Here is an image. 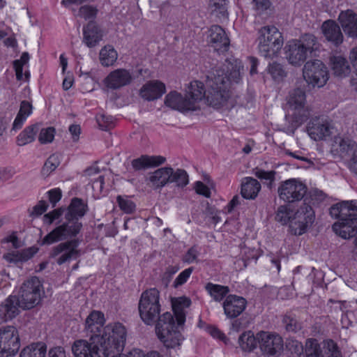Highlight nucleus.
Returning <instances> with one entry per match:
<instances>
[{
    "label": "nucleus",
    "instance_id": "9d476101",
    "mask_svg": "<svg viewBox=\"0 0 357 357\" xmlns=\"http://www.w3.org/2000/svg\"><path fill=\"white\" fill-rule=\"evenodd\" d=\"M287 105L292 112V117L298 124H301L310 116V112L306 104V94L304 90L296 88L289 91Z\"/></svg>",
    "mask_w": 357,
    "mask_h": 357
},
{
    "label": "nucleus",
    "instance_id": "a211bd4d",
    "mask_svg": "<svg viewBox=\"0 0 357 357\" xmlns=\"http://www.w3.org/2000/svg\"><path fill=\"white\" fill-rule=\"evenodd\" d=\"M357 149V143L349 137L335 136L333 140L331 153L335 157L345 159Z\"/></svg>",
    "mask_w": 357,
    "mask_h": 357
},
{
    "label": "nucleus",
    "instance_id": "4be33fe9",
    "mask_svg": "<svg viewBox=\"0 0 357 357\" xmlns=\"http://www.w3.org/2000/svg\"><path fill=\"white\" fill-rule=\"evenodd\" d=\"M172 172V168L169 167H161L150 172L146 178V184L154 190L161 189L169 183Z\"/></svg>",
    "mask_w": 357,
    "mask_h": 357
},
{
    "label": "nucleus",
    "instance_id": "4c0bfd02",
    "mask_svg": "<svg viewBox=\"0 0 357 357\" xmlns=\"http://www.w3.org/2000/svg\"><path fill=\"white\" fill-rule=\"evenodd\" d=\"M205 289L216 302L222 301L229 292V289L227 286L216 284L212 282H208L205 286Z\"/></svg>",
    "mask_w": 357,
    "mask_h": 357
},
{
    "label": "nucleus",
    "instance_id": "ea45409f",
    "mask_svg": "<svg viewBox=\"0 0 357 357\" xmlns=\"http://www.w3.org/2000/svg\"><path fill=\"white\" fill-rule=\"evenodd\" d=\"M38 130V128L36 125L26 127L17 137V144L22 146L32 142L35 139Z\"/></svg>",
    "mask_w": 357,
    "mask_h": 357
},
{
    "label": "nucleus",
    "instance_id": "412c9836",
    "mask_svg": "<svg viewBox=\"0 0 357 357\" xmlns=\"http://www.w3.org/2000/svg\"><path fill=\"white\" fill-rule=\"evenodd\" d=\"M246 300L236 295L227 296L222 303L224 313L228 319H235L245 310Z\"/></svg>",
    "mask_w": 357,
    "mask_h": 357
},
{
    "label": "nucleus",
    "instance_id": "0e129e2a",
    "mask_svg": "<svg viewBox=\"0 0 357 357\" xmlns=\"http://www.w3.org/2000/svg\"><path fill=\"white\" fill-rule=\"evenodd\" d=\"M37 252L34 248H29L19 252L21 261H26L31 259Z\"/></svg>",
    "mask_w": 357,
    "mask_h": 357
},
{
    "label": "nucleus",
    "instance_id": "58836bf2",
    "mask_svg": "<svg viewBox=\"0 0 357 357\" xmlns=\"http://www.w3.org/2000/svg\"><path fill=\"white\" fill-rule=\"evenodd\" d=\"M305 347V357H324L323 344L321 345L317 340H306Z\"/></svg>",
    "mask_w": 357,
    "mask_h": 357
},
{
    "label": "nucleus",
    "instance_id": "a18cd8bd",
    "mask_svg": "<svg viewBox=\"0 0 357 357\" xmlns=\"http://www.w3.org/2000/svg\"><path fill=\"white\" fill-rule=\"evenodd\" d=\"M29 60V55L28 52H23L20 59L13 61V67L17 80H22L23 79V66L28 63Z\"/></svg>",
    "mask_w": 357,
    "mask_h": 357
},
{
    "label": "nucleus",
    "instance_id": "b1692460",
    "mask_svg": "<svg viewBox=\"0 0 357 357\" xmlns=\"http://www.w3.org/2000/svg\"><path fill=\"white\" fill-rule=\"evenodd\" d=\"M165 104L172 109L182 112L195 111V106H193L192 103H190L186 95L183 96L182 94L175 91H171L166 96Z\"/></svg>",
    "mask_w": 357,
    "mask_h": 357
},
{
    "label": "nucleus",
    "instance_id": "39448f33",
    "mask_svg": "<svg viewBox=\"0 0 357 357\" xmlns=\"http://www.w3.org/2000/svg\"><path fill=\"white\" fill-rule=\"evenodd\" d=\"M331 215L338 220L333 229L343 238H349L357 230V200L342 201L330 208Z\"/></svg>",
    "mask_w": 357,
    "mask_h": 357
},
{
    "label": "nucleus",
    "instance_id": "72a5a7b5",
    "mask_svg": "<svg viewBox=\"0 0 357 357\" xmlns=\"http://www.w3.org/2000/svg\"><path fill=\"white\" fill-rule=\"evenodd\" d=\"M332 70L336 76L345 77L350 73V66L347 59L342 56L331 58Z\"/></svg>",
    "mask_w": 357,
    "mask_h": 357
},
{
    "label": "nucleus",
    "instance_id": "423d86ee",
    "mask_svg": "<svg viewBox=\"0 0 357 357\" xmlns=\"http://www.w3.org/2000/svg\"><path fill=\"white\" fill-rule=\"evenodd\" d=\"M174 316L170 312L161 315L155 325V332L167 349L179 350L184 337L178 330L175 329Z\"/></svg>",
    "mask_w": 357,
    "mask_h": 357
},
{
    "label": "nucleus",
    "instance_id": "49530a36",
    "mask_svg": "<svg viewBox=\"0 0 357 357\" xmlns=\"http://www.w3.org/2000/svg\"><path fill=\"white\" fill-rule=\"evenodd\" d=\"M296 41L301 43L307 54L312 52L316 49L317 38L312 34H305L300 40H296Z\"/></svg>",
    "mask_w": 357,
    "mask_h": 357
},
{
    "label": "nucleus",
    "instance_id": "f8f14e48",
    "mask_svg": "<svg viewBox=\"0 0 357 357\" xmlns=\"http://www.w3.org/2000/svg\"><path fill=\"white\" fill-rule=\"evenodd\" d=\"M20 347L17 330L11 326L0 328V357H13Z\"/></svg>",
    "mask_w": 357,
    "mask_h": 357
},
{
    "label": "nucleus",
    "instance_id": "5701e85b",
    "mask_svg": "<svg viewBox=\"0 0 357 357\" xmlns=\"http://www.w3.org/2000/svg\"><path fill=\"white\" fill-rule=\"evenodd\" d=\"M209 42L214 50L218 53L227 51L229 46V39L225 30L218 25H213L210 29Z\"/></svg>",
    "mask_w": 357,
    "mask_h": 357
},
{
    "label": "nucleus",
    "instance_id": "de8ad7c7",
    "mask_svg": "<svg viewBox=\"0 0 357 357\" xmlns=\"http://www.w3.org/2000/svg\"><path fill=\"white\" fill-rule=\"evenodd\" d=\"M291 213V211L286 206H280L276 212L275 220L280 222L282 225H286L288 222L291 223V220L293 218Z\"/></svg>",
    "mask_w": 357,
    "mask_h": 357
},
{
    "label": "nucleus",
    "instance_id": "c85d7f7f",
    "mask_svg": "<svg viewBox=\"0 0 357 357\" xmlns=\"http://www.w3.org/2000/svg\"><path fill=\"white\" fill-rule=\"evenodd\" d=\"M205 94L204 84L197 80L190 82L185 89V95L190 103L195 106V110L199 108L197 103L205 97Z\"/></svg>",
    "mask_w": 357,
    "mask_h": 357
},
{
    "label": "nucleus",
    "instance_id": "c756f323",
    "mask_svg": "<svg viewBox=\"0 0 357 357\" xmlns=\"http://www.w3.org/2000/svg\"><path fill=\"white\" fill-rule=\"evenodd\" d=\"M165 158L160 155H143L132 161V166L136 171L146 169L154 167L163 164L165 162Z\"/></svg>",
    "mask_w": 357,
    "mask_h": 357
},
{
    "label": "nucleus",
    "instance_id": "f257e3e1",
    "mask_svg": "<svg viewBox=\"0 0 357 357\" xmlns=\"http://www.w3.org/2000/svg\"><path fill=\"white\" fill-rule=\"evenodd\" d=\"M105 323L104 314L93 310L86 317L85 331L90 336V341L99 343L105 349L112 348L119 351L126 339V328L120 323H114L103 327Z\"/></svg>",
    "mask_w": 357,
    "mask_h": 357
},
{
    "label": "nucleus",
    "instance_id": "5fc2aeb1",
    "mask_svg": "<svg viewBox=\"0 0 357 357\" xmlns=\"http://www.w3.org/2000/svg\"><path fill=\"white\" fill-rule=\"evenodd\" d=\"M64 211H65V208L61 207V208L54 209L48 213H46L43 216L44 222L47 225L52 224L54 221L60 218V217L63 215Z\"/></svg>",
    "mask_w": 357,
    "mask_h": 357
},
{
    "label": "nucleus",
    "instance_id": "ddd939ff",
    "mask_svg": "<svg viewBox=\"0 0 357 357\" xmlns=\"http://www.w3.org/2000/svg\"><path fill=\"white\" fill-rule=\"evenodd\" d=\"M279 197L287 203L301 201L307 192L306 185L296 178L286 180L278 188Z\"/></svg>",
    "mask_w": 357,
    "mask_h": 357
},
{
    "label": "nucleus",
    "instance_id": "603ef678",
    "mask_svg": "<svg viewBox=\"0 0 357 357\" xmlns=\"http://www.w3.org/2000/svg\"><path fill=\"white\" fill-rule=\"evenodd\" d=\"M96 121L102 130H105L113 126V117L111 116L100 114L96 116Z\"/></svg>",
    "mask_w": 357,
    "mask_h": 357
},
{
    "label": "nucleus",
    "instance_id": "7ed1b4c3",
    "mask_svg": "<svg viewBox=\"0 0 357 357\" xmlns=\"http://www.w3.org/2000/svg\"><path fill=\"white\" fill-rule=\"evenodd\" d=\"M87 211V204L82 199L73 198L65 214L66 222L48 233L43 238L41 245H52L57 241L76 237L82 228V224L79 219L82 218Z\"/></svg>",
    "mask_w": 357,
    "mask_h": 357
},
{
    "label": "nucleus",
    "instance_id": "2f4dec72",
    "mask_svg": "<svg viewBox=\"0 0 357 357\" xmlns=\"http://www.w3.org/2000/svg\"><path fill=\"white\" fill-rule=\"evenodd\" d=\"M241 184V195L247 199H254L261 190L259 182L252 177L245 178Z\"/></svg>",
    "mask_w": 357,
    "mask_h": 357
},
{
    "label": "nucleus",
    "instance_id": "aec40b11",
    "mask_svg": "<svg viewBox=\"0 0 357 357\" xmlns=\"http://www.w3.org/2000/svg\"><path fill=\"white\" fill-rule=\"evenodd\" d=\"M224 67H216L215 68L224 70L225 84L229 86V82L239 83L241 82L244 74V68L241 60L235 58L228 59L225 61Z\"/></svg>",
    "mask_w": 357,
    "mask_h": 357
},
{
    "label": "nucleus",
    "instance_id": "9b49d317",
    "mask_svg": "<svg viewBox=\"0 0 357 357\" xmlns=\"http://www.w3.org/2000/svg\"><path fill=\"white\" fill-rule=\"evenodd\" d=\"M303 76L307 84L317 87L325 85L328 79L326 66L317 59L309 61L304 65Z\"/></svg>",
    "mask_w": 357,
    "mask_h": 357
},
{
    "label": "nucleus",
    "instance_id": "7c9ffc66",
    "mask_svg": "<svg viewBox=\"0 0 357 357\" xmlns=\"http://www.w3.org/2000/svg\"><path fill=\"white\" fill-rule=\"evenodd\" d=\"M83 34L84 41L89 47L96 46L102 38L98 26L93 22H89L86 26L84 27Z\"/></svg>",
    "mask_w": 357,
    "mask_h": 357
},
{
    "label": "nucleus",
    "instance_id": "e433bc0d",
    "mask_svg": "<svg viewBox=\"0 0 357 357\" xmlns=\"http://www.w3.org/2000/svg\"><path fill=\"white\" fill-rule=\"evenodd\" d=\"M117 58V52L112 45H105L100 51L99 59L103 66L109 67L114 65Z\"/></svg>",
    "mask_w": 357,
    "mask_h": 357
},
{
    "label": "nucleus",
    "instance_id": "473e14b6",
    "mask_svg": "<svg viewBox=\"0 0 357 357\" xmlns=\"http://www.w3.org/2000/svg\"><path fill=\"white\" fill-rule=\"evenodd\" d=\"M238 343L243 351L251 352L257 348L259 341L257 335L255 336L252 331H248L239 336Z\"/></svg>",
    "mask_w": 357,
    "mask_h": 357
},
{
    "label": "nucleus",
    "instance_id": "864d4df0",
    "mask_svg": "<svg viewBox=\"0 0 357 357\" xmlns=\"http://www.w3.org/2000/svg\"><path fill=\"white\" fill-rule=\"evenodd\" d=\"M117 202L120 208L126 213H131L135 209V204L130 199L123 198L121 196L117 197Z\"/></svg>",
    "mask_w": 357,
    "mask_h": 357
},
{
    "label": "nucleus",
    "instance_id": "bb28decb",
    "mask_svg": "<svg viewBox=\"0 0 357 357\" xmlns=\"http://www.w3.org/2000/svg\"><path fill=\"white\" fill-rule=\"evenodd\" d=\"M307 54L301 43L296 40L289 42L287 45V58L294 66H301L305 61Z\"/></svg>",
    "mask_w": 357,
    "mask_h": 357
},
{
    "label": "nucleus",
    "instance_id": "09e8293b",
    "mask_svg": "<svg viewBox=\"0 0 357 357\" xmlns=\"http://www.w3.org/2000/svg\"><path fill=\"white\" fill-rule=\"evenodd\" d=\"M268 72L275 80H281L286 76L285 70L281 64L273 62L268 66Z\"/></svg>",
    "mask_w": 357,
    "mask_h": 357
},
{
    "label": "nucleus",
    "instance_id": "c03bdc74",
    "mask_svg": "<svg viewBox=\"0 0 357 357\" xmlns=\"http://www.w3.org/2000/svg\"><path fill=\"white\" fill-rule=\"evenodd\" d=\"M60 162L61 160L59 155H51L45 162V165L42 169L43 174L44 175L50 174L56 169V167L60 165Z\"/></svg>",
    "mask_w": 357,
    "mask_h": 357
},
{
    "label": "nucleus",
    "instance_id": "dca6fc26",
    "mask_svg": "<svg viewBox=\"0 0 357 357\" xmlns=\"http://www.w3.org/2000/svg\"><path fill=\"white\" fill-rule=\"evenodd\" d=\"M314 220V212L312 206L304 204L294 213L291 220L290 227L295 235H301L305 232L306 229Z\"/></svg>",
    "mask_w": 357,
    "mask_h": 357
},
{
    "label": "nucleus",
    "instance_id": "052dcab7",
    "mask_svg": "<svg viewBox=\"0 0 357 357\" xmlns=\"http://www.w3.org/2000/svg\"><path fill=\"white\" fill-rule=\"evenodd\" d=\"M49 200L52 204V206H55L56 204L61 198V190L59 188H54L50 190L48 192Z\"/></svg>",
    "mask_w": 357,
    "mask_h": 357
},
{
    "label": "nucleus",
    "instance_id": "37998d69",
    "mask_svg": "<svg viewBox=\"0 0 357 357\" xmlns=\"http://www.w3.org/2000/svg\"><path fill=\"white\" fill-rule=\"evenodd\" d=\"M282 323L286 331L296 333L301 328V324L298 321L295 315L286 314L282 319Z\"/></svg>",
    "mask_w": 357,
    "mask_h": 357
},
{
    "label": "nucleus",
    "instance_id": "774afa93",
    "mask_svg": "<svg viewBox=\"0 0 357 357\" xmlns=\"http://www.w3.org/2000/svg\"><path fill=\"white\" fill-rule=\"evenodd\" d=\"M348 167L351 172L357 174V149L351 155Z\"/></svg>",
    "mask_w": 357,
    "mask_h": 357
},
{
    "label": "nucleus",
    "instance_id": "393cba45",
    "mask_svg": "<svg viewBox=\"0 0 357 357\" xmlns=\"http://www.w3.org/2000/svg\"><path fill=\"white\" fill-rule=\"evenodd\" d=\"M166 91L165 85L158 80L149 81L140 89L139 94L144 99L151 101L160 98Z\"/></svg>",
    "mask_w": 357,
    "mask_h": 357
},
{
    "label": "nucleus",
    "instance_id": "f03ea898",
    "mask_svg": "<svg viewBox=\"0 0 357 357\" xmlns=\"http://www.w3.org/2000/svg\"><path fill=\"white\" fill-rule=\"evenodd\" d=\"M41 287L37 277L24 281L19 297L10 296L0 305V324L15 317L19 313V307L31 309L37 305L41 298Z\"/></svg>",
    "mask_w": 357,
    "mask_h": 357
},
{
    "label": "nucleus",
    "instance_id": "6e6d98bb",
    "mask_svg": "<svg viewBox=\"0 0 357 357\" xmlns=\"http://www.w3.org/2000/svg\"><path fill=\"white\" fill-rule=\"evenodd\" d=\"M97 9L91 6H83L79 8L78 15L85 20L94 18L97 14Z\"/></svg>",
    "mask_w": 357,
    "mask_h": 357
},
{
    "label": "nucleus",
    "instance_id": "6ab92c4d",
    "mask_svg": "<svg viewBox=\"0 0 357 357\" xmlns=\"http://www.w3.org/2000/svg\"><path fill=\"white\" fill-rule=\"evenodd\" d=\"M133 79L132 73L125 68H119L112 71L105 79V86L116 90L129 85Z\"/></svg>",
    "mask_w": 357,
    "mask_h": 357
},
{
    "label": "nucleus",
    "instance_id": "4468645a",
    "mask_svg": "<svg viewBox=\"0 0 357 357\" xmlns=\"http://www.w3.org/2000/svg\"><path fill=\"white\" fill-rule=\"evenodd\" d=\"M99 343L88 342L86 340H77L72 345V352L75 357H108L109 351L116 352L117 349L98 346Z\"/></svg>",
    "mask_w": 357,
    "mask_h": 357
},
{
    "label": "nucleus",
    "instance_id": "6e6552de",
    "mask_svg": "<svg viewBox=\"0 0 357 357\" xmlns=\"http://www.w3.org/2000/svg\"><path fill=\"white\" fill-rule=\"evenodd\" d=\"M139 312L142 321L147 325L158 321L160 312V291L151 288L142 292L139 301Z\"/></svg>",
    "mask_w": 357,
    "mask_h": 357
},
{
    "label": "nucleus",
    "instance_id": "a878e982",
    "mask_svg": "<svg viewBox=\"0 0 357 357\" xmlns=\"http://www.w3.org/2000/svg\"><path fill=\"white\" fill-rule=\"evenodd\" d=\"M338 20L344 33L350 37H357V14L351 10L342 11Z\"/></svg>",
    "mask_w": 357,
    "mask_h": 357
},
{
    "label": "nucleus",
    "instance_id": "bf43d9fd",
    "mask_svg": "<svg viewBox=\"0 0 357 357\" xmlns=\"http://www.w3.org/2000/svg\"><path fill=\"white\" fill-rule=\"evenodd\" d=\"M32 105L26 100H23L20 103V110L18 114L27 118L32 112Z\"/></svg>",
    "mask_w": 357,
    "mask_h": 357
},
{
    "label": "nucleus",
    "instance_id": "3c124183",
    "mask_svg": "<svg viewBox=\"0 0 357 357\" xmlns=\"http://www.w3.org/2000/svg\"><path fill=\"white\" fill-rule=\"evenodd\" d=\"M253 174L260 180L268 181L270 183L274 181L276 172L273 170L265 171L258 167L253 169Z\"/></svg>",
    "mask_w": 357,
    "mask_h": 357
},
{
    "label": "nucleus",
    "instance_id": "0eeeda50",
    "mask_svg": "<svg viewBox=\"0 0 357 357\" xmlns=\"http://www.w3.org/2000/svg\"><path fill=\"white\" fill-rule=\"evenodd\" d=\"M257 40L260 55L267 59L276 56L284 43L282 33L274 26H265L261 28Z\"/></svg>",
    "mask_w": 357,
    "mask_h": 357
},
{
    "label": "nucleus",
    "instance_id": "1a4fd4ad",
    "mask_svg": "<svg viewBox=\"0 0 357 357\" xmlns=\"http://www.w3.org/2000/svg\"><path fill=\"white\" fill-rule=\"evenodd\" d=\"M59 242V244L53 246L49 252L50 259H53L57 265L61 266L69 263L71 260H75L81 256L79 239L73 237Z\"/></svg>",
    "mask_w": 357,
    "mask_h": 357
},
{
    "label": "nucleus",
    "instance_id": "cd10ccee",
    "mask_svg": "<svg viewBox=\"0 0 357 357\" xmlns=\"http://www.w3.org/2000/svg\"><path fill=\"white\" fill-rule=\"evenodd\" d=\"M326 39L337 46L343 41V35L339 25L333 20L325 21L321 26Z\"/></svg>",
    "mask_w": 357,
    "mask_h": 357
},
{
    "label": "nucleus",
    "instance_id": "a19ab883",
    "mask_svg": "<svg viewBox=\"0 0 357 357\" xmlns=\"http://www.w3.org/2000/svg\"><path fill=\"white\" fill-rule=\"evenodd\" d=\"M169 183H175L178 187L183 188L188 183V175L187 172L182 169H177L174 171L172 169V176Z\"/></svg>",
    "mask_w": 357,
    "mask_h": 357
},
{
    "label": "nucleus",
    "instance_id": "4d7b16f0",
    "mask_svg": "<svg viewBox=\"0 0 357 357\" xmlns=\"http://www.w3.org/2000/svg\"><path fill=\"white\" fill-rule=\"evenodd\" d=\"M192 271H193L192 267H190V268H186L184 271H183L175 279V280L174 282V286L175 287H177L178 286L183 284L185 282H186V281L190 276Z\"/></svg>",
    "mask_w": 357,
    "mask_h": 357
},
{
    "label": "nucleus",
    "instance_id": "79ce46f5",
    "mask_svg": "<svg viewBox=\"0 0 357 357\" xmlns=\"http://www.w3.org/2000/svg\"><path fill=\"white\" fill-rule=\"evenodd\" d=\"M324 357H342L337 344L332 340H326L322 342Z\"/></svg>",
    "mask_w": 357,
    "mask_h": 357
},
{
    "label": "nucleus",
    "instance_id": "680f3d73",
    "mask_svg": "<svg viewBox=\"0 0 357 357\" xmlns=\"http://www.w3.org/2000/svg\"><path fill=\"white\" fill-rule=\"evenodd\" d=\"M195 190L197 194L202 195L207 198L211 197L210 189L201 181H197L195 183Z\"/></svg>",
    "mask_w": 357,
    "mask_h": 357
},
{
    "label": "nucleus",
    "instance_id": "c9c22d12",
    "mask_svg": "<svg viewBox=\"0 0 357 357\" xmlns=\"http://www.w3.org/2000/svg\"><path fill=\"white\" fill-rule=\"evenodd\" d=\"M46 344L43 342H37L24 348L20 357H46Z\"/></svg>",
    "mask_w": 357,
    "mask_h": 357
},
{
    "label": "nucleus",
    "instance_id": "69168bd1",
    "mask_svg": "<svg viewBox=\"0 0 357 357\" xmlns=\"http://www.w3.org/2000/svg\"><path fill=\"white\" fill-rule=\"evenodd\" d=\"M198 255V251L195 247L190 248L187 253L185 255L183 260L184 261L191 264L196 261Z\"/></svg>",
    "mask_w": 357,
    "mask_h": 357
},
{
    "label": "nucleus",
    "instance_id": "e2e57ef3",
    "mask_svg": "<svg viewBox=\"0 0 357 357\" xmlns=\"http://www.w3.org/2000/svg\"><path fill=\"white\" fill-rule=\"evenodd\" d=\"M48 204L45 201H40L33 208L31 214L33 215H40L46 211Z\"/></svg>",
    "mask_w": 357,
    "mask_h": 357
},
{
    "label": "nucleus",
    "instance_id": "f3484780",
    "mask_svg": "<svg viewBox=\"0 0 357 357\" xmlns=\"http://www.w3.org/2000/svg\"><path fill=\"white\" fill-rule=\"evenodd\" d=\"M333 130L331 122L320 118L312 119L307 126L310 137L316 141L326 139L332 135Z\"/></svg>",
    "mask_w": 357,
    "mask_h": 357
},
{
    "label": "nucleus",
    "instance_id": "2eb2a0df",
    "mask_svg": "<svg viewBox=\"0 0 357 357\" xmlns=\"http://www.w3.org/2000/svg\"><path fill=\"white\" fill-rule=\"evenodd\" d=\"M259 348L261 352L268 356H278L283 351L282 337L277 333L260 331L257 333Z\"/></svg>",
    "mask_w": 357,
    "mask_h": 357
},
{
    "label": "nucleus",
    "instance_id": "f704fd0d",
    "mask_svg": "<svg viewBox=\"0 0 357 357\" xmlns=\"http://www.w3.org/2000/svg\"><path fill=\"white\" fill-rule=\"evenodd\" d=\"M191 302L186 298H179L173 304L174 314L178 326H182L185 321V307L190 306Z\"/></svg>",
    "mask_w": 357,
    "mask_h": 357
},
{
    "label": "nucleus",
    "instance_id": "8fccbe9b",
    "mask_svg": "<svg viewBox=\"0 0 357 357\" xmlns=\"http://www.w3.org/2000/svg\"><path fill=\"white\" fill-rule=\"evenodd\" d=\"M56 130L53 127H48L41 129L38 140L41 144H47L53 141Z\"/></svg>",
    "mask_w": 357,
    "mask_h": 357
},
{
    "label": "nucleus",
    "instance_id": "338daca9",
    "mask_svg": "<svg viewBox=\"0 0 357 357\" xmlns=\"http://www.w3.org/2000/svg\"><path fill=\"white\" fill-rule=\"evenodd\" d=\"M49 357H67L65 349L62 347H56L50 349Z\"/></svg>",
    "mask_w": 357,
    "mask_h": 357
},
{
    "label": "nucleus",
    "instance_id": "13d9d810",
    "mask_svg": "<svg viewBox=\"0 0 357 357\" xmlns=\"http://www.w3.org/2000/svg\"><path fill=\"white\" fill-rule=\"evenodd\" d=\"M220 213V212L217 211L214 207L209 206L208 204L207 205L205 214L211 219L213 224L216 225L221 221Z\"/></svg>",
    "mask_w": 357,
    "mask_h": 357
},
{
    "label": "nucleus",
    "instance_id": "20e7f679",
    "mask_svg": "<svg viewBox=\"0 0 357 357\" xmlns=\"http://www.w3.org/2000/svg\"><path fill=\"white\" fill-rule=\"evenodd\" d=\"M207 77L209 89L206 99L208 105L216 109L224 107L229 109L234 107L238 97L234 96L225 84L224 70L214 68Z\"/></svg>",
    "mask_w": 357,
    "mask_h": 357
}]
</instances>
